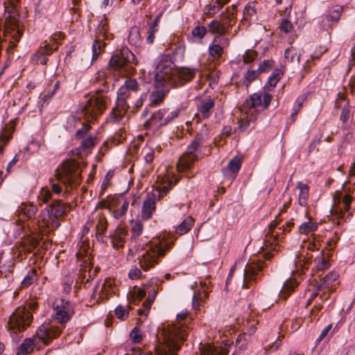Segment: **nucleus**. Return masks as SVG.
I'll return each instance as SVG.
<instances>
[{"instance_id":"obj_1","label":"nucleus","mask_w":355,"mask_h":355,"mask_svg":"<svg viewBox=\"0 0 355 355\" xmlns=\"http://www.w3.org/2000/svg\"><path fill=\"white\" fill-rule=\"evenodd\" d=\"M154 89L150 94V104L163 102L171 88L184 86L196 76L197 68H176L170 55H162L155 68Z\"/></svg>"},{"instance_id":"obj_2","label":"nucleus","mask_w":355,"mask_h":355,"mask_svg":"<svg viewBox=\"0 0 355 355\" xmlns=\"http://www.w3.org/2000/svg\"><path fill=\"white\" fill-rule=\"evenodd\" d=\"M94 83H98L99 87L94 92H91L84 105L77 113L79 119H84L82 128L77 130V139H83L91 126L89 123H94L103 114L111 103V92L114 85L110 78H107L105 71H98L94 78Z\"/></svg>"},{"instance_id":"obj_3","label":"nucleus","mask_w":355,"mask_h":355,"mask_svg":"<svg viewBox=\"0 0 355 355\" xmlns=\"http://www.w3.org/2000/svg\"><path fill=\"white\" fill-rule=\"evenodd\" d=\"M279 215L268 225V231L264 239L262 252L257 256L250 257L243 272V288H248L253 282L261 278L262 271L266 266L265 261L270 260L273 256L272 252L277 251L279 243L282 241L281 231L278 230Z\"/></svg>"},{"instance_id":"obj_4","label":"nucleus","mask_w":355,"mask_h":355,"mask_svg":"<svg viewBox=\"0 0 355 355\" xmlns=\"http://www.w3.org/2000/svg\"><path fill=\"white\" fill-rule=\"evenodd\" d=\"M187 313L177 315V322L164 327L158 338L155 355H178L184 342L187 340L189 328L186 324Z\"/></svg>"},{"instance_id":"obj_5","label":"nucleus","mask_w":355,"mask_h":355,"mask_svg":"<svg viewBox=\"0 0 355 355\" xmlns=\"http://www.w3.org/2000/svg\"><path fill=\"white\" fill-rule=\"evenodd\" d=\"M173 242L168 243L166 241L157 240L151 242L143 248L139 255V263L144 271L150 270L158 263V259L165 255L166 251L170 250Z\"/></svg>"},{"instance_id":"obj_6","label":"nucleus","mask_w":355,"mask_h":355,"mask_svg":"<svg viewBox=\"0 0 355 355\" xmlns=\"http://www.w3.org/2000/svg\"><path fill=\"white\" fill-rule=\"evenodd\" d=\"M137 64L135 54L128 48L123 47L116 51L110 58L109 65L114 71L121 75H132L135 73V66Z\"/></svg>"},{"instance_id":"obj_7","label":"nucleus","mask_w":355,"mask_h":355,"mask_svg":"<svg viewBox=\"0 0 355 355\" xmlns=\"http://www.w3.org/2000/svg\"><path fill=\"white\" fill-rule=\"evenodd\" d=\"M207 130H202L198 132L187 146L186 152L180 157L177 164V167L180 171H184L190 169L198 160L197 153L200 148L204 144L207 139Z\"/></svg>"},{"instance_id":"obj_8","label":"nucleus","mask_w":355,"mask_h":355,"mask_svg":"<svg viewBox=\"0 0 355 355\" xmlns=\"http://www.w3.org/2000/svg\"><path fill=\"white\" fill-rule=\"evenodd\" d=\"M79 163L75 160H66L60 168L55 170L56 179L64 184L78 185L81 180Z\"/></svg>"},{"instance_id":"obj_9","label":"nucleus","mask_w":355,"mask_h":355,"mask_svg":"<svg viewBox=\"0 0 355 355\" xmlns=\"http://www.w3.org/2000/svg\"><path fill=\"white\" fill-rule=\"evenodd\" d=\"M33 320V315L26 311V308L17 307L9 317L8 330L10 334L22 331L29 327Z\"/></svg>"},{"instance_id":"obj_10","label":"nucleus","mask_w":355,"mask_h":355,"mask_svg":"<svg viewBox=\"0 0 355 355\" xmlns=\"http://www.w3.org/2000/svg\"><path fill=\"white\" fill-rule=\"evenodd\" d=\"M109 26L107 19L104 17L98 24L96 31V38L92 44V61H95L103 51V48L106 45L105 40L112 39V34L108 32Z\"/></svg>"},{"instance_id":"obj_11","label":"nucleus","mask_w":355,"mask_h":355,"mask_svg":"<svg viewBox=\"0 0 355 355\" xmlns=\"http://www.w3.org/2000/svg\"><path fill=\"white\" fill-rule=\"evenodd\" d=\"M101 206L107 209L116 219L122 218L127 213L129 200L123 195L114 196L107 202H102Z\"/></svg>"},{"instance_id":"obj_12","label":"nucleus","mask_w":355,"mask_h":355,"mask_svg":"<svg viewBox=\"0 0 355 355\" xmlns=\"http://www.w3.org/2000/svg\"><path fill=\"white\" fill-rule=\"evenodd\" d=\"M272 96L266 92L262 93H254L246 98L245 103L249 108V112L257 114L260 110L268 107L272 101Z\"/></svg>"},{"instance_id":"obj_13","label":"nucleus","mask_w":355,"mask_h":355,"mask_svg":"<svg viewBox=\"0 0 355 355\" xmlns=\"http://www.w3.org/2000/svg\"><path fill=\"white\" fill-rule=\"evenodd\" d=\"M234 25L231 21L230 15H225V14H220V15L213 19L207 24L209 33L215 35L214 37H220L227 33Z\"/></svg>"},{"instance_id":"obj_14","label":"nucleus","mask_w":355,"mask_h":355,"mask_svg":"<svg viewBox=\"0 0 355 355\" xmlns=\"http://www.w3.org/2000/svg\"><path fill=\"white\" fill-rule=\"evenodd\" d=\"M162 282V281H161L158 277H152L146 284H144L146 293L148 294V297L143 303L144 309L138 311V313L139 315H148L157 295V292L159 291V288L161 286Z\"/></svg>"},{"instance_id":"obj_15","label":"nucleus","mask_w":355,"mask_h":355,"mask_svg":"<svg viewBox=\"0 0 355 355\" xmlns=\"http://www.w3.org/2000/svg\"><path fill=\"white\" fill-rule=\"evenodd\" d=\"M54 318L60 324L67 322L74 313L71 302L64 299H57L53 305Z\"/></svg>"},{"instance_id":"obj_16","label":"nucleus","mask_w":355,"mask_h":355,"mask_svg":"<svg viewBox=\"0 0 355 355\" xmlns=\"http://www.w3.org/2000/svg\"><path fill=\"white\" fill-rule=\"evenodd\" d=\"M340 195L341 194L339 193L338 198L336 199L334 198L335 203H336L337 201V205L334 206L331 209V214L335 216L338 219H344L345 221H347L352 216V214H348L345 218V212L349 211L353 199L349 194L345 195L342 200L343 207H340L339 205L341 202Z\"/></svg>"},{"instance_id":"obj_17","label":"nucleus","mask_w":355,"mask_h":355,"mask_svg":"<svg viewBox=\"0 0 355 355\" xmlns=\"http://www.w3.org/2000/svg\"><path fill=\"white\" fill-rule=\"evenodd\" d=\"M343 11V6L338 5L334 6L322 17L320 22V27L325 31H328L336 26L338 23Z\"/></svg>"},{"instance_id":"obj_18","label":"nucleus","mask_w":355,"mask_h":355,"mask_svg":"<svg viewBox=\"0 0 355 355\" xmlns=\"http://www.w3.org/2000/svg\"><path fill=\"white\" fill-rule=\"evenodd\" d=\"M62 330L59 327L44 324L40 326L37 330V335L45 345H48L53 339L58 338Z\"/></svg>"},{"instance_id":"obj_19","label":"nucleus","mask_w":355,"mask_h":355,"mask_svg":"<svg viewBox=\"0 0 355 355\" xmlns=\"http://www.w3.org/2000/svg\"><path fill=\"white\" fill-rule=\"evenodd\" d=\"M48 212L49 218L52 220V227L57 228L60 225V223L55 219L66 214V204L62 200H54L48 207Z\"/></svg>"},{"instance_id":"obj_20","label":"nucleus","mask_w":355,"mask_h":355,"mask_svg":"<svg viewBox=\"0 0 355 355\" xmlns=\"http://www.w3.org/2000/svg\"><path fill=\"white\" fill-rule=\"evenodd\" d=\"M128 235V230L121 225H118L114 231L111 232L108 237L113 248H123Z\"/></svg>"},{"instance_id":"obj_21","label":"nucleus","mask_w":355,"mask_h":355,"mask_svg":"<svg viewBox=\"0 0 355 355\" xmlns=\"http://www.w3.org/2000/svg\"><path fill=\"white\" fill-rule=\"evenodd\" d=\"M209 293L207 283L205 281H200L199 286H197L193 295L192 307L194 310L200 309L202 303L208 298Z\"/></svg>"},{"instance_id":"obj_22","label":"nucleus","mask_w":355,"mask_h":355,"mask_svg":"<svg viewBox=\"0 0 355 355\" xmlns=\"http://www.w3.org/2000/svg\"><path fill=\"white\" fill-rule=\"evenodd\" d=\"M329 257V253H326L324 249L318 253L313 261V275L320 277L321 275H318V273L327 269L330 266Z\"/></svg>"},{"instance_id":"obj_23","label":"nucleus","mask_w":355,"mask_h":355,"mask_svg":"<svg viewBox=\"0 0 355 355\" xmlns=\"http://www.w3.org/2000/svg\"><path fill=\"white\" fill-rule=\"evenodd\" d=\"M338 274L337 272H330L320 282H315V287L319 291L328 290L330 292H334L338 284Z\"/></svg>"},{"instance_id":"obj_24","label":"nucleus","mask_w":355,"mask_h":355,"mask_svg":"<svg viewBox=\"0 0 355 355\" xmlns=\"http://www.w3.org/2000/svg\"><path fill=\"white\" fill-rule=\"evenodd\" d=\"M229 40L225 37H214L208 47L209 53L214 59H219L223 54V45H228Z\"/></svg>"},{"instance_id":"obj_25","label":"nucleus","mask_w":355,"mask_h":355,"mask_svg":"<svg viewBox=\"0 0 355 355\" xmlns=\"http://www.w3.org/2000/svg\"><path fill=\"white\" fill-rule=\"evenodd\" d=\"M156 195L148 193L141 208V218L144 220L150 219L156 209Z\"/></svg>"},{"instance_id":"obj_26","label":"nucleus","mask_w":355,"mask_h":355,"mask_svg":"<svg viewBox=\"0 0 355 355\" xmlns=\"http://www.w3.org/2000/svg\"><path fill=\"white\" fill-rule=\"evenodd\" d=\"M129 108L127 99L116 98V105L113 107L110 116L114 122L120 121Z\"/></svg>"},{"instance_id":"obj_27","label":"nucleus","mask_w":355,"mask_h":355,"mask_svg":"<svg viewBox=\"0 0 355 355\" xmlns=\"http://www.w3.org/2000/svg\"><path fill=\"white\" fill-rule=\"evenodd\" d=\"M214 105V100L210 97H207L200 101L197 109L203 119H208L212 113Z\"/></svg>"},{"instance_id":"obj_28","label":"nucleus","mask_w":355,"mask_h":355,"mask_svg":"<svg viewBox=\"0 0 355 355\" xmlns=\"http://www.w3.org/2000/svg\"><path fill=\"white\" fill-rule=\"evenodd\" d=\"M231 344L232 342L225 340L219 345H209L205 352L206 355H227Z\"/></svg>"},{"instance_id":"obj_29","label":"nucleus","mask_w":355,"mask_h":355,"mask_svg":"<svg viewBox=\"0 0 355 355\" xmlns=\"http://www.w3.org/2000/svg\"><path fill=\"white\" fill-rule=\"evenodd\" d=\"M165 108L159 109L157 112H154L150 119L145 123L146 127L148 126H156L157 128L166 126L165 121Z\"/></svg>"},{"instance_id":"obj_30","label":"nucleus","mask_w":355,"mask_h":355,"mask_svg":"<svg viewBox=\"0 0 355 355\" xmlns=\"http://www.w3.org/2000/svg\"><path fill=\"white\" fill-rule=\"evenodd\" d=\"M311 94L310 92H306L300 95L295 100L292 112L290 116L291 123H294L296 121L297 116L300 112L301 108L303 106L304 102L307 99L309 96Z\"/></svg>"},{"instance_id":"obj_31","label":"nucleus","mask_w":355,"mask_h":355,"mask_svg":"<svg viewBox=\"0 0 355 355\" xmlns=\"http://www.w3.org/2000/svg\"><path fill=\"white\" fill-rule=\"evenodd\" d=\"M297 286L298 282L295 279L291 278L287 279L279 292V297L286 300L295 291Z\"/></svg>"},{"instance_id":"obj_32","label":"nucleus","mask_w":355,"mask_h":355,"mask_svg":"<svg viewBox=\"0 0 355 355\" xmlns=\"http://www.w3.org/2000/svg\"><path fill=\"white\" fill-rule=\"evenodd\" d=\"M230 0H215L209 3L205 7V14L208 17H212L214 15L218 13L220 10Z\"/></svg>"},{"instance_id":"obj_33","label":"nucleus","mask_w":355,"mask_h":355,"mask_svg":"<svg viewBox=\"0 0 355 355\" xmlns=\"http://www.w3.org/2000/svg\"><path fill=\"white\" fill-rule=\"evenodd\" d=\"M53 53L52 48L44 46L38 50L33 55V60L36 63L41 64H46L48 60V57Z\"/></svg>"},{"instance_id":"obj_34","label":"nucleus","mask_w":355,"mask_h":355,"mask_svg":"<svg viewBox=\"0 0 355 355\" xmlns=\"http://www.w3.org/2000/svg\"><path fill=\"white\" fill-rule=\"evenodd\" d=\"M282 76L283 73L281 69H274L272 74L268 77V81L263 87V90L270 91L273 89L277 85Z\"/></svg>"},{"instance_id":"obj_35","label":"nucleus","mask_w":355,"mask_h":355,"mask_svg":"<svg viewBox=\"0 0 355 355\" xmlns=\"http://www.w3.org/2000/svg\"><path fill=\"white\" fill-rule=\"evenodd\" d=\"M306 216L308 218L309 221L302 223L298 228L299 232L303 234H308L313 232L318 229V223L311 222V218L309 214V211L306 209L305 213Z\"/></svg>"},{"instance_id":"obj_36","label":"nucleus","mask_w":355,"mask_h":355,"mask_svg":"<svg viewBox=\"0 0 355 355\" xmlns=\"http://www.w3.org/2000/svg\"><path fill=\"white\" fill-rule=\"evenodd\" d=\"M18 211L22 214L28 219H31L35 216L37 209L36 206L32 203L23 202L19 207Z\"/></svg>"},{"instance_id":"obj_37","label":"nucleus","mask_w":355,"mask_h":355,"mask_svg":"<svg viewBox=\"0 0 355 355\" xmlns=\"http://www.w3.org/2000/svg\"><path fill=\"white\" fill-rule=\"evenodd\" d=\"M208 33L207 26L198 24L192 29L191 34L193 41L200 42Z\"/></svg>"},{"instance_id":"obj_38","label":"nucleus","mask_w":355,"mask_h":355,"mask_svg":"<svg viewBox=\"0 0 355 355\" xmlns=\"http://www.w3.org/2000/svg\"><path fill=\"white\" fill-rule=\"evenodd\" d=\"M194 219L191 216H187L176 228V233L179 235L187 234L193 226Z\"/></svg>"},{"instance_id":"obj_39","label":"nucleus","mask_w":355,"mask_h":355,"mask_svg":"<svg viewBox=\"0 0 355 355\" xmlns=\"http://www.w3.org/2000/svg\"><path fill=\"white\" fill-rule=\"evenodd\" d=\"M34 342L31 338H26L24 342L19 346L17 355H27L32 352L34 349Z\"/></svg>"},{"instance_id":"obj_40","label":"nucleus","mask_w":355,"mask_h":355,"mask_svg":"<svg viewBox=\"0 0 355 355\" xmlns=\"http://www.w3.org/2000/svg\"><path fill=\"white\" fill-rule=\"evenodd\" d=\"M248 114H249L248 113ZM257 114L250 113L245 117L241 119L239 121L238 129L240 132H245L249 129L250 122L256 120Z\"/></svg>"},{"instance_id":"obj_41","label":"nucleus","mask_w":355,"mask_h":355,"mask_svg":"<svg viewBox=\"0 0 355 355\" xmlns=\"http://www.w3.org/2000/svg\"><path fill=\"white\" fill-rule=\"evenodd\" d=\"M144 226L141 221L136 220L131 222V243L136 242V240L141 235Z\"/></svg>"},{"instance_id":"obj_42","label":"nucleus","mask_w":355,"mask_h":355,"mask_svg":"<svg viewBox=\"0 0 355 355\" xmlns=\"http://www.w3.org/2000/svg\"><path fill=\"white\" fill-rule=\"evenodd\" d=\"M12 137V130L8 128H5L0 132V153H3L4 147L8 144Z\"/></svg>"},{"instance_id":"obj_43","label":"nucleus","mask_w":355,"mask_h":355,"mask_svg":"<svg viewBox=\"0 0 355 355\" xmlns=\"http://www.w3.org/2000/svg\"><path fill=\"white\" fill-rule=\"evenodd\" d=\"M128 42L131 45L135 46H139L141 44V37L139 28L138 27L134 26L131 28L129 33Z\"/></svg>"},{"instance_id":"obj_44","label":"nucleus","mask_w":355,"mask_h":355,"mask_svg":"<svg viewBox=\"0 0 355 355\" xmlns=\"http://www.w3.org/2000/svg\"><path fill=\"white\" fill-rule=\"evenodd\" d=\"M243 20L248 21L257 14V2L250 1L245 6L243 10Z\"/></svg>"},{"instance_id":"obj_45","label":"nucleus","mask_w":355,"mask_h":355,"mask_svg":"<svg viewBox=\"0 0 355 355\" xmlns=\"http://www.w3.org/2000/svg\"><path fill=\"white\" fill-rule=\"evenodd\" d=\"M98 141L96 136L89 135L84 139L81 143L80 148L84 151H90L97 144Z\"/></svg>"},{"instance_id":"obj_46","label":"nucleus","mask_w":355,"mask_h":355,"mask_svg":"<svg viewBox=\"0 0 355 355\" xmlns=\"http://www.w3.org/2000/svg\"><path fill=\"white\" fill-rule=\"evenodd\" d=\"M107 225L108 223L105 214H99L96 217V232H105L107 229Z\"/></svg>"},{"instance_id":"obj_47","label":"nucleus","mask_w":355,"mask_h":355,"mask_svg":"<svg viewBox=\"0 0 355 355\" xmlns=\"http://www.w3.org/2000/svg\"><path fill=\"white\" fill-rule=\"evenodd\" d=\"M37 277V270L35 268L31 269L27 275L24 278L21 282V285L23 287H28L31 286L35 281H36Z\"/></svg>"},{"instance_id":"obj_48","label":"nucleus","mask_w":355,"mask_h":355,"mask_svg":"<svg viewBox=\"0 0 355 355\" xmlns=\"http://www.w3.org/2000/svg\"><path fill=\"white\" fill-rule=\"evenodd\" d=\"M260 74L259 70L248 69V71L244 75L243 84L248 88L250 83L255 80Z\"/></svg>"},{"instance_id":"obj_49","label":"nucleus","mask_w":355,"mask_h":355,"mask_svg":"<svg viewBox=\"0 0 355 355\" xmlns=\"http://www.w3.org/2000/svg\"><path fill=\"white\" fill-rule=\"evenodd\" d=\"M175 183H174L172 180H168L166 182H164L162 185H160L157 188L158 196L157 198L159 200L164 198L168 192L172 189Z\"/></svg>"},{"instance_id":"obj_50","label":"nucleus","mask_w":355,"mask_h":355,"mask_svg":"<svg viewBox=\"0 0 355 355\" xmlns=\"http://www.w3.org/2000/svg\"><path fill=\"white\" fill-rule=\"evenodd\" d=\"M351 116L350 106L349 100L347 101L345 105L343 106L341 110L340 120L343 123V128H346V123Z\"/></svg>"},{"instance_id":"obj_51","label":"nucleus","mask_w":355,"mask_h":355,"mask_svg":"<svg viewBox=\"0 0 355 355\" xmlns=\"http://www.w3.org/2000/svg\"><path fill=\"white\" fill-rule=\"evenodd\" d=\"M332 328V325L330 324H328L327 327H325L321 331L320 334L319 335L318 338L315 340V346L318 345L319 343L323 340L324 338H327V340H329L333 333L336 331V327L333 329V331L330 332L331 329Z\"/></svg>"},{"instance_id":"obj_52","label":"nucleus","mask_w":355,"mask_h":355,"mask_svg":"<svg viewBox=\"0 0 355 355\" xmlns=\"http://www.w3.org/2000/svg\"><path fill=\"white\" fill-rule=\"evenodd\" d=\"M284 56L285 58L291 62H293L296 60L297 63H300V54H298L296 50L292 46L286 49Z\"/></svg>"},{"instance_id":"obj_53","label":"nucleus","mask_w":355,"mask_h":355,"mask_svg":"<svg viewBox=\"0 0 355 355\" xmlns=\"http://www.w3.org/2000/svg\"><path fill=\"white\" fill-rule=\"evenodd\" d=\"M241 164V159L236 156L229 162L227 168L232 173H236L240 170Z\"/></svg>"},{"instance_id":"obj_54","label":"nucleus","mask_w":355,"mask_h":355,"mask_svg":"<svg viewBox=\"0 0 355 355\" xmlns=\"http://www.w3.org/2000/svg\"><path fill=\"white\" fill-rule=\"evenodd\" d=\"M52 198V192L47 187H42L38 195V199L40 202L47 203Z\"/></svg>"},{"instance_id":"obj_55","label":"nucleus","mask_w":355,"mask_h":355,"mask_svg":"<svg viewBox=\"0 0 355 355\" xmlns=\"http://www.w3.org/2000/svg\"><path fill=\"white\" fill-rule=\"evenodd\" d=\"M274 67V61L272 60H265L260 62L257 69L259 73H267L270 71Z\"/></svg>"},{"instance_id":"obj_56","label":"nucleus","mask_w":355,"mask_h":355,"mask_svg":"<svg viewBox=\"0 0 355 355\" xmlns=\"http://www.w3.org/2000/svg\"><path fill=\"white\" fill-rule=\"evenodd\" d=\"M236 12H237V5L233 4L230 7L226 8V9L221 12V14H225V15H230L231 17V21L234 24H235L236 20Z\"/></svg>"},{"instance_id":"obj_57","label":"nucleus","mask_w":355,"mask_h":355,"mask_svg":"<svg viewBox=\"0 0 355 355\" xmlns=\"http://www.w3.org/2000/svg\"><path fill=\"white\" fill-rule=\"evenodd\" d=\"M123 86L127 87L130 92H137L139 89V84L135 79L126 80Z\"/></svg>"},{"instance_id":"obj_58","label":"nucleus","mask_w":355,"mask_h":355,"mask_svg":"<svg viewBox=\"0 0 355 355\" xmlns=\"http://www.w3.org/2000/svg\"><path fill=\"white\" fill-rule=\"evenodd\" d=\"M27 242L28 243L29 245L27 250L28 251V252H31L40 245V239L39 238V236H30L27 239Z\"/></svg>"},{"instance_id":"obj_59","label":"nucleus","mask_w":355,"mask_h":355,"mask_svg":"<svg viewBox=\"0 0 355 355\" xmlns=\"http://www.w3.org/2000/svg\"><path fill=\"white\" fill-rule=\"evenodd\" d=\"M165 121L164 123L166 125L171 123L175 118L178 116L179 111L178 110H173L170 111L168 109L165 108Z\"/></svg>"},{"instance_id":"obj_60","label":"nucleus","mask_w":355,"mask_h":355,"mask_svg":"<svg viewBox=\"0 0 355 355\" xmlns=\"http://www.w3.org/2000/svg\"><path fill=\"white\" fill-rule=\"evenodd\" d=\"M38 306V304L37 301L34 300H27L25 304L23 306H21L20 307L26 308V311L29 313L32 314V312H33L35 310L37 309Z\"/></svg>"},{"instance_id":"obj_61","label":"nucleus","mask_w":355,"mask_h":355,"mask_svg":"<svg viewBox=\"0 0 355 355\" xmlns=\"http://www.w3.org/2000/svg\"><path fill=\"white\" fill-rule=\"evenodd\" d=\"M257 53L253 51L248 50L243 55V62L250 64L257 58Z\"/></svg>"},{"instance_id":"obj_62","label":"nucleus","mask_w":355,"mask_h":355,"mask_svg":"<svg viewBox=\"0 0 355 355\" xmlns=\"http://www.w3.org/2000/svg\"><path fill=\"white\" fill-rule=\"evenodd\" d=\"M115 314L119 319L124 320L128 317V311L121 305H119L115 309Z\"/></svg>"},{"instance_id":"obj_63","label":"nucleus","mask_w":355,"mask_h":355,"mask_svg":"<svg viewBox=\"0 0 355 355\" xmlns=\"http://www.w3.org/2000/svg\"><path fill=\"white\" fill-rule=\"evenodd\" d=\"M279 28L282 32L288 33L293 29V26L290 21L284 19L282 21Z\"/></svg>"},{"instance_id":"obj_64","label":"nucleus","mask_w":355,"mask_h":355,"mask_svg":"<svg viewBox=\"0 0 355 355\" xmlns=\"http://www.w3.org/2000/svg\"><path fill=\"white\" fill-rule=\"evenodd\" d=\"M248 339L247 334H239L236 340V345L241 349L246 345Z\"/></svg>"}]
</instances>
